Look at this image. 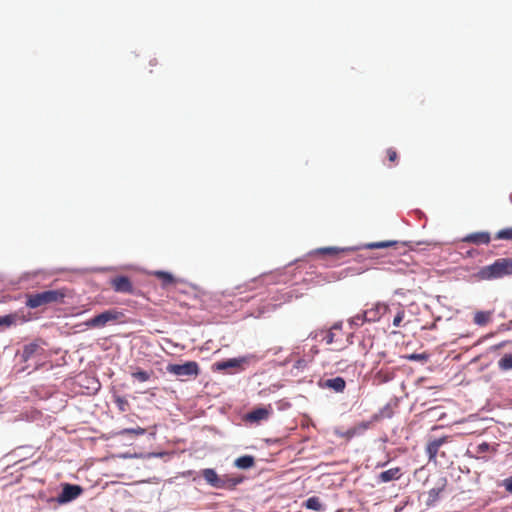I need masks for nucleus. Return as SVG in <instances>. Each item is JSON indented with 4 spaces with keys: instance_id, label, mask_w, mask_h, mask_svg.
I'll use <instances>...</instances> for the list:
<instances>
[{
    "instance_id": "nucleus-1",
    "label": "nucleus",
    "mask_w": 512,
    "mask_h": 512,
    "mask_svg": "<svg viewBox=\"0 0 512 512\" xmlns=\"http://www.w3.org/2000/svg\"><path fill=\"white\" fill-rule=\"evenodd\" d=\"M512 276V258H498L492 264L480 268L475 278L479 281H492Z\"/></svg>"
},
{
    "instance_id": "nucleus-2",
    "label": "nucleus",
    "mask_w": 512,
    "mask_h": 512,
    "mask_svg": "<svg viewBox=\"0 0 512 512\" xmlns=\"http://www.w3.org/2000/svg\"><path fill=\"white\" fill-rule=\"evenodd\" d=\"M512 276V258H498L492 264L480 268L475 278L479 281H492Z\"/></svg>"
},
{
    "instance_id": "nucleus-3",
    "label": "nucleus",
    "mask_w": 512,
    "mask_h": 512,
    "mask_svg": "<svg viewBox=\"0 0 512 512\" xmlns=\"http://www.w3.org/2000/svg\"><path fill=\"white\" fill-rule=\"evenodd\" d=\"M66 293L64 289L46 290L27 295L26 306L35 309L52 303H63Z\"/></svg>"
},
{
    "instance_id": "nucleus-4",
    "label": "nucleus",
    "mask_w": 512,
    "mask_h": 512,
    "mask_svg": "<svg viewBox=\"0 0 512 512\" xmlns=\"http://www.w3.org/2000/svg\"><path fill=\"white\" fill-rule=\"evenodd\" d=\"M166 370L177 377H197L200 373L199 365L195 361H188L184 364H169Z\"/></svg>"
},
{
    "instance_id": "nucleus-5",
    "label": "nucleus",
    "mask_w": 512,
    "mask_h": 512,
    "mask_svg": "<svg viewBox=\"0 0 512 512\" xmlns=\"http://www.w3.org/2000/svg\"><path fill=\"white\" fill-rule=\"evenodd\" d=\"M122 316V312L110 309L89 319L85 324L86 326L92 328H102L105 327L110 322L118 321Z\"/></svg>"
},
{
    "instance_id": "nucleus-6",
    "label": "nucleus",
    "mask_w": 512,
    "mask_h": 512,
    "mask_svg": "<svg viewBox=\"0 0 512 512\" xmlns=\"http://www.w3.org/2000/svg\"><path fill=\"white\" fill-rule=\"evenodd\" d=\"M252 356H244L240 358H231L228 360L216 362L212 366L213 371H225L228 369L242 370L245 364H248Z\"/></svg>"
},
{
    "instance_id": "nucleus-7",
    "label": "nucleus",
    "mask_w": 512,
    "mask_h": 512,
    "mask_svg": "<svg viewBox=\"0 0 512 512\" xmlns=\"http://www.w3.org/2000/svg\"><path fill=\"white\" fill-rule=\"evenodd\" d=\"M342 324L335 323L329 330L314 331L310 334V337L316 339L319 335H323V340L326 344L331 345L341 340Z\"/></svg>"
},
{
    "instance_id": "nucleus-8",
    "label": "nucleus",
    "mask_w": 512,
    "mask_h": 512,
    "mask_svg": "<svg viewBox=\"0 0 512 512\" xmlns=\"http://www.w3.org/2000/svg\"><path fill=\"white\" fill-rule=\"evenodd\" d=\"M110 285L115 292L134 294L131 280L127 276H116L110 280Z\"/></svg>"
},
{
    "instance_id": "nucleus-9",
    "label": "nucleus",
    "mask_w": 512,
    "mask_h": 512,
    "mask_svg": "<svg viewBox=\"0 0 512 512\" xmlns=\"http://www.w3.org/2000/svg\"><path fill=\"white\" fill-rule=\"evenodd\" d=\"M380 417L379 415L375 414L372 416V418L368 421H361L357 424H355L353 427L347 430L346 435L348 438H352L354 436H358L363 434L365 431L370 429L373 424L377 421H379Z\"/></svg>"
},
{
    "instance_id": "nucleus-10",
    "label": "nucleus",
    "mask_w": 512,
    "mask_h": 512,
    "mask_svg": "<svg viewBox=\"0 0 512 512\" xmlns=\"http://www.w3.org/2000/svg\"><path fill=\"white\" fill-rule=\"evenodd\" d=\"M449 442L448 436H443L441 438L433 439L429 441V443L426 446V453L428 455V459L430 462H436L437 455L440 452V448L445 444Z\"/></svg>"
},
{
    "instance_id": "nucleus-11",
    "label": "nucleus",
    "mask_w": 512,
    "mask_h": 512,
    "mask_svg": "<svg viewBox=\"0 0 512 512\" xmlns=\"http://www.w3.org/2000/svg\"><path fill=\"white\" fill-rule=\"evenodd\" d=\"M318 385L323 389H329L336 393H342L346 388V381L344 378L338 376L335 378L320 380Z\"/></svg>"
},
{
    "instance_id": "nucleus-12",
    "label": "nucleus",
    "mask_w": 512,
    "mask_h": 512,
    "mask_svg": "<svg viewBox=\"0 0 512 512\" xmlns=\"http://www.w3.org/2000/svg\"><path fill=\"white\" fill-rule=\"evenodd\" d=\"M388 310L389 307L387 304L377 303L371 309L364 311V320H367V322L378 321Z\"/></svg>"
},
{
    "instance_id": "nucleus-13",
    "label": "nucleus",
    "mask_w": 512,
    "mask_h": 512,
    "mask_svg": "<svg viewBox=\"0 0 512 512\" xmlns=\"http://www.w3.org/2000/svg\"><path fill=\"white\" fill-rule=\"evenodd\" d=\"M82 493V488L78 485L65 484L58 497L60 503H66L76 499Z\"/></svg>"
},
{
    "instance_id": "nucleus-14",
    "label": "nucleus",
    "mask_w": 512,
    "mask_h": 512,
    "mask_svg": "<svg viewBox=\"0 0 512 512\" xmlns=\"http://www.w3.org/2000/svg\"><path fill=\"white\" fill-rule=\"evenodd\" d=\"M243 481L241 476L222 475L216 489L233 490Z\"/></svg>"
},
{
    "instance_id": "nucleus-15",
    "label": "nucleus",
    "mask_w": 512,
    "mask_h": 512,
    "mask_svg": "<svg viewBox=\"0 0 512 512\" xmlns=\"http://www.w3.org/2000/svg\"><path fill=\"white\" fill-rule=\"evenodd\" d=\"M350 248H338V247H323L314 250L312 253L315 255L330 256L333 258H340L341 255L350 252Z\"/></svg>"
},
{
    "instance_id": "nucleus-16",
    "label": "nucleus",
    "mask_w": 512,
    "mask_h": 512,
    "mask_svg": "<svg viewBox=\"0 0 512 512\" xmlns=\"http://www.w3.org/2000/svg\"><path fill=\"white\" fill-rule=\"evenodd\" d=\"M491 240L490 234L488 232H475L468 234L463 238L464 242L473 243L476 245L480 244H488Z\"/></svg>"
},
{
    "instance_id": "nucleus-17",
    "label": "nucleus",
    "mask_w": 512,
    "mask_h": 512,
    "mask_svg": "<svg viewBox=\"0 0 512 512\" xmlns=\"http://www.w3.org/2000/svg\"><path fill=\"white\" fill-rule=\"evenodd\" d=\"M151 274L161 281L163 288H167L176 283L175 277L169 272L157 270L151 272Z\"/></svg>"
},
{
    "instance_id": "nucleus-18",
    "label": "nucleus",
    "mask_w": 512,
    "mask_h": 512,
    "mask_svg": "<svg viewBox=\"0 0 512 512\" xmlns=\"http://www.w3.org/2000/svg\"><path fill=\"white\" fill-rule=\"evenodd\" d=\"M493 311H476L473 317V322L477 326H486L492 321Z\"/></svg>"
},
{
    "instance_id": "nucleus-19",
    "label": "nucleus",
    "mask_w": 512,
    "mask_h": 512,
    "mask_svg": "<svg viewBox=\"0 0 512 512\" xmlns=\"http://www.w3.org/2000/svg\"><path fill=\"white\" fill-rule=\"evenodd\" d=\"M202 477L212 487L217 488L220 481V475L212 468H206L201 471Z\"/></svg>"
},
{
    "instance_id": "nucleus-20",
    "label": "nucleus",
    "mask_w": 512,
    "mask_h": 512,
    "mask_svg": "<svg viewBox=\"0 0 512 512\" xmlns=\"http://www.w3.org/2000/svg\"><path fill=\"white\" fill-rule=\"evenodd\" d=\"M401 476V470L399 467L391 468L383 471L379 474L378 479L380 482L386 483L393 480L399 479Z\"/></svg>"
},
{
    "instance_id": "nucleus-21",
    "label": "nucleus",
    "mask_w": 512,
    "mask_h": 512,
    "mask_svg": "<svg viewBox=\"0 0 512 512\" xmlns=\"http://www.w3.org/2000/svg\"><path fill=\"white\" fill-rule=\"evenodd\" d=\"M234 465L239 469H250L255 465V458L251 455H243L234 461Z\"/></svg>"
},
{
    "instance_id": "nucleus-22",
    "label": "nucleus",
    "mask_w": 512,
    "mask_h": 512,
    "mask_svg": "<svg viewBox=\"0 0 512 512\" xmlns=\"http://www.w3.org/2000/svg\"><path fill=\"white\" fill-rule=\"evenodd\" d=\"M131 376L138 382H147L154 376V371L136 368L133 372H131Z\"/></svg>"
},
{
    "instance_id": "nucleus-23",
    "label": "nucleus",
    "mask_w": 512,
    "mask_h": 512,
    "mask_svg": "<svg viewBox=\"0 0 512 512\" xmlns=\"http://www.w3.org/2000/svg\"><path fill=\"white\" fill-rule=\"evenodd\" d=\"M445 486L446 480L444 479L443 483L439 487L432 488L428 491V498L426 501V504L428 506H432L437 502V500L439 499V495L444 490Z\"/></svg>"
},
{
    "instance_id": "nucleus-24",
    "label": "nucleus",
    "mask_w": 512,
    "mask_h": 512,
    "mask_svg": "<svg viewBox=\"0 0 512 512\" xmlns=\"http://www.w3.org/2000/svg\"><path fill=\"white\" fill-rule=\"evenodd\" d=\"M269 417V411L265 408H257L248 414V419L252 422L265 420Z\"/></svg>"
},
{
    "instance_id": "nucleus-25",
    "label": "nucleus",
    "mask_w": 512,
    "mask_h": 512,
    "mask_svg": "<svg viewBox=\"0 0 512 512\" xmlns=\"http://www.w3.org/2000/svg\"><path fill=\"white\" fill-rule=\"evenodd\" d=\"M39 350H41V347L36 343L26 345L23 349L24 360L30 359L34 354L38 353Z\"/></svg>"
},
{
    "instance_id": "nucleus-26",
    "label": "nucleus",
    "mask_w": 512,
    "mask_h": 512,
    "mask_svg": "<svg viewBox=\"0 0 512 512\" xmlns=\"http://www.w3.org/2000/svg\"><path fill=\"white\" fill-rule=\"evenodd\" d=\"M305 507L314 511H322L323 505L320 499L316 496L310 497L305 502Z\"/></svg>"
},
{
    "instance_id": "nucleus-27",
    "label": "nucleus",
    "mask_w": 512,
    "mask_h": 512,
    "mask_svg": "<svg viewBox=\"0 0 512 512\" xmlns=\"http://www.w3.org/2000/svg\"><path fill=\"white\" fill-rule=\"evenodd\" d=\"M498 367L504 371L511 370L512 369V354H505L498 361Z\"/></svg>"
},
{
    "instance_id": "nucleus-28",
    "label": "nucleus",
    "mask_w": 512,
    "mask_h": 512,
    "mask_svg": "<svg viewBox=\"0 0 512 512\" xmlns=\"http://www.w3.org/2000/svg\"><path fill=\"white\" fill-rule=\"evenodd\" d=\"M398 244L397 241H381V242H372L366 244V248L368 249H379V248H387L396 246Z\"/></svg>"
},
{
    "instance_id": "nucleus-29",
    "label": "nucleus",
    "mask_w": 512,
    "mask_h": 512,
    "mask_svg": "<svg viewBox=\"0 0 512 512\" xmlns=\"http://www.w3.org/2000/svg\"><path fill=\"white\" fill-rule=\"evenodd\" d=\"M495 239L497 240H512V227H507L499 230L495 234Z\"/></svg>"
},
{
    "instance_id": "nucleus-30",
    "label": "nucleus",
    "mask_w": 512,
    "mask_h": 512,
    "mask_svg": "<svg viewBox=\"0 0 512 512\" xmlns=\"http://www.w3.org/2000/svg\"><path fill=\"white\" fill-rule=\"evenodd\" d=\"M264 287V279L256 278L245 285V290L252 291Z\"/></svg>"
},
{
    "instance_id": "nucleus-31",
    "label": "nucleus",
    "mask_w": 512,
    "mask_h": 512,
    "mask_svg": "<svg viewBox=\"0 0 512 512\" xmlns=\"http://www.w3.org/2000/svg\"><path fill=\"white\" fill-rule=\"evenodd\" d=\"M114 403L117 405L118 409L121 412L127 411L128 407H129L128 400L119 395L114 396Z\"/></svg>"
},
{
    "instance_id": "nucleus-32",
    "label": "nucleus",
    "mask_w": 512,
    "mask_h": 512,
    "mask_svg": "<svg viewBox=\"0 0 512 512\" xmlns=\"http://www.w3.org/2000/svg\"><path fill=\"white\" fill-rule=\"evenodd\" d=\"M16 321V315L0 316V326L9 327Z\"/></svg>"
},
{
    "instance_id": "nucleus-33",
    "label": "nucleus",
    "mask_w": 512,
    "mask_h": 512,
    "mask_svg": "<svg viewBox=\"0 0 512 512\" xmlns=\"http://www.w3.org/2000/svg\"><path fill=\"white\" fill-rule=\"evenodd\" d=\"M365 322H367V320H364V312L361 314H357L350 319V324L355 326H361Z\"/></svg>"
},
{
    "instance_id": "nucleus-34",
    "label": "nucleus",
    "mask_w": 512,
    "mask_h": 512,
    "mask_svg": "<svg viewBox=\"0 0 512 512\" xmlns=\"http://www.w3.org/2000/svg\"><path fill=\"white\" fill-rule=\"evenodd\" d=\"M405 317V311L404 309H399V311L397 312V314L395 315L394 319H393V325L395 327H399L403 321Z\"/></svg>"
},
{
    "instance_id": "nucleus-35",
    "label": "nucleus",
    "mask_w": 512,
    "mask_h": 512,
    "mask_svg": "<svg viewBox=\"0 0 512 512\" xmlns=\"http://www.w3.org/2000/svg\"><path fill=\"white\" fill-rule=\"evenodd\" d=\"M387 157L391 164H396L398 159L397 151L393 148H388L387 151Z\"/></svg>"
},
{
    "instance_id": "nucleus-36",
    "label": "nucleus",
    "mask_w": 512,
    "mask_h": 512,
    "mask_svg": "<svg viewBox=\"0 0 512 512\" xmlns=\"http://www.w3.org/2000/svg\"><path fill=\"white\" fill-rule=\"evenodd\" d=\"M124 434H135V435H143L145 433V429L144 428H141V427H138V428H130V429H124L123 432Z\"/></svg>"
},
{
    "instance_id": "nucleus-37",
    "label": "nucleus",
    "mask_w": 512,
    "mask_h": 512,
    "mask_svg": "<svg viewBox=\"0 0 512 512\" xmlns=\"http://www.w3.org/2000/svg\"><path fill=\"white\" fill-rule=\"evenodd\" d=\"M406 359H408V360H414V361H419V360H426V359H427V356H426L425 354H416V353H413V354L407 355V356H406Z\"/></svg>"
},
{
    "instance_id": "nucleus-38",
    "label": "nucleus",
    "mask_w": 512,
    "mask_h": 512,
    "mask_svg": "<svg viewBox=\"0 0 512 512\" xmlns=\"http://www.w3.org/2000/svg\"><path fill=\"white\" fill-rule=\"evenodd\" d=\"M488 449H489V444L486 442H483L478 445V452H480V453L486 452V451H488Z\"/></svg>"
},
{
    "instance_id": "nucleus-39",
    "label": "nucleus",
    "mask_w": 512,
    "mask_h": 512,
    "mask_svg": "<svg viewBox=\"0 0 512 512\" xmlns=\"http://www.w3.org/2000/svg\"><path fill=\"white\" fill-rule=\"evenodd\" d=\"M505 488L512 493V476L505 480Z\"/></svg>"
},
{
    "instance_id": "nucleus-40",
    "label": "nucleus",
    "mask_w": 512,
    "mask_h": 512,
    "mask_svg": "<svg viewBox=\"0 0 512 512\" xmlns=\"http://www.w3.org/2000/svg\"><path fill=\"white\" fill-rule=\"evenodd\" d=\"M304 361H298L297 367H300Z\"/></svg>"
}]
</instances>
